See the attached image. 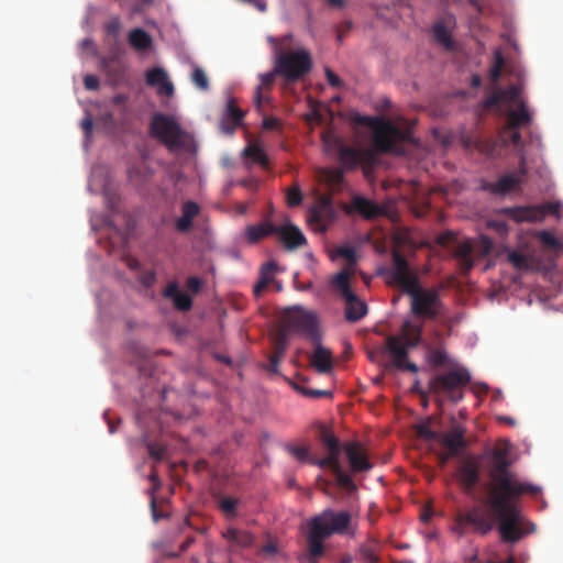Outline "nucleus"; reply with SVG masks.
Returning <instances> with one entry per match:
<instances>
[{
  "label": "nucleus",
  "instance_id": "3c124183",
  "mask_svg": "<svg viewBox=\"0 0 563 563\" xmlns=\"http://www.w3.org/2000/svg\"><path fill=\"white\" fill-rule=\"evenodd\" d=\"M448 432H450L454 438L465 441L466 429L464 426L456 422L454 417L451 418V428Z\"/></svg>",
  "mask_w": 563,
  "mask_h": 563
},
{
  "label": "nucleus",
  "instance_id": "20e7f679",
  "mask_svg": "<svg viewBox=\"0 0 563 563\" xmlns=\"http://www.w3.org/2000/svg\"><path fill=\"white\" fill-rule=\"evenodd\" d=\"M351 519L347 510L335 511L327 508L307 521L306 543L309 563H317L324 554V540L333 534L344 533Z\"/></svg>",
  "mask_w": 563,
  "mask_h": 563
},
{
  "label": "nucleus",
  "instance_id": "49530a36",
  "mask_svg": "<svg viewBox=\"0 0 563 563\" xmlns=\"http://www.w3.org/2000/svg\"><path fill=\"white\" fill-rule=\"evenodd\" d=\"M475 148L487 156L493 155L495 153L496 146L492 140H477L474 142Z\"/></svg>",
  "mask_w": 563,
  "mask_h": 563
},
{
  "label": "nucleus",
  "instance_id": "f3484780",
  "mask_svg": "<svg viewBox=\"0 0 563 563\" xmlns=\"http://www.w3.org/2000/svg\"><path fill=\"white\" fill-rule=\"evenodd\" d=\"M275 234L278 235L287 250H295L307 243V240L300 229L291 223L276 225Z\"/></svg>",
  "mask_w": 563,
  "mask_h": 563
},
{
  "label": "nucleus",
  "instance_id": "6e6d98bb",
  "mask_svg": "<svg viewBox=\"0 0 563 563\" xmlns=\"http://www.w3.org/2000/svg\"><path fill=\"white\" fill-rule=\"evenodd\" d=\"M99 79L97 76L95 75H87L85 76L84 78V86L86 89L88 90H96L99 88Z\"/></svg>",
  "mask_w": 563,
  "mask_h": 563
},
{
  "label": "nucleus",
  "instance_id": "cd10ccee",
  "mask_svg": "<svg viewBox=\"0 0 563 563\" xmlns=\"http://www.w3.org/2000/svg\"><path fill=\"white\" fill-rule=\"evenodd\" d=\"M437 442L446 449L449 456H456L467 445L466 441L454 438L450 432H440Z\"/></svg>",
  "mask_w": 563,
  "mask_h": 563
},
{
  "label": "nucleus",
  "instance_id": "423d86ee",
  "mask_svg": "<svg viewBox=\"0 0 563 563\" xmlns=\"http://www.w3.org/2000/svg\"><path fill=\"white\" fill-rule=\"evenodd\" d=\"M354 124L367 122L373 129V142L375 148L380 153H393L401 155L404 143L411 142V131L409 128H400L385 118H364L354 112Z\"/></svg>",
  "mask_w": 563,
  "mask_h": 563
},
{
  "label": "nucleus",
  "instance_id": "b1692460",
  "mask_svg": "<svg viewBox=\"0 0 563 563\" xmlns=\"http://www.w3.org/2000/svg\"><path fill=\"white\" fill-rule=\"evenodd\" d=\"M200 207L194 201H185L181 206V217L176 221V229L186 233L191 230L194 219L199 214Z\"/></svg>",
  "mask_w": 563,
  "mask_h": 563
},
{
  "label": "nucleus",
  "instance_id": "f257e3e1",
  "mask_svg": "<svg viewBox=\"0 0 563 563\" xmlns=\"http://www.w3.org/2000/svg\"><path fill=\"white\" fill-rule=\"evenodd\" d=\"M511 462L505 450L493 452L488 465V497L489 506L499 520L498 531L501 540L508 543L518 542L526 534L534 531V525L526 520L515 500L523 494L538 495L541 488L537 485L521 482L510 470Z\"/></svg>",
  "mask_w": 563,
  "mask_h": 563
},
{
  "label": "nucleus",
  "instance_id": "4be33fe9",
  "mask_svg": "<svg viewBox=\"0 0 563 563\" xmlns=\"http://www.w3.org/2000/svg\"><path fill=\"white\" fill-rule=\"evenodd\" d=\"M521 183V178L514 174L501 176L496 183L483 181L481 188L494 195H506Z\"/></svg>",
  "mask_w": 563,
  "mask_h": 563
},
{
  "label": "nucleus",
  "instance_id": "aec40b11",
  "mask_svg": "<svg viewBox=\"0 0 563 563\" xmlns=\"http://www.w3.org/2000/svg\"><path fill=\"white\" fill-rule=\"evenodd\" d=\"M316 347L310 356L311 365L320 373H329L333 367L332 353L321 344V341L312 342Z\"/></svg>",
  "mask_w": 563,
  "mask_h": 563
},
{
  "label": "nucleus",
  "instance_id": "412c9836",
  "mask_svg": "<svg viewBox=\"0 0 563 563\" xmlns=\"http://www.w3.org/2000/svg\"><path fill=\"white\" fill-rule=\"evenodd\" d=\"M507 117L505 130H516L523 125H529L531 122V115L523 101L519 102L518 109H508L504 111Z\"/></svg>",
  "mask_w": 563,
  "mask_h": 563
},
{
  "label": "nucleus",
  "instance_id": "603ef678",
  "mask_svg": "<svg viewBox=\"0 0 563 563\" xmlns=\"http://www.w3.org/2000/svg\"><path fill=\"white\" fill-rule=\"evenodd\" d=\"M150 504H151L152 517L155 522H157L159 519L167 517V515L165 512L158 511L157 505H156V499L153 495V492H151V503Z\"/></svg>",
  "mask_w": 563,
  "mask_h": 563
},
{
  "label": "nucleus",
  "instance_id": "e433bc0d",
  "mask_svg": "<svg viewBox=\"0 0 563 563\" xmlns=\"http://www.w3.org/2000/svg\"><path fill=\"white\" fill-rule=\"evenodd\" d=\"M448 354L441 349H433L428 353V362L433 367L444 366L448 363Z\"/></svg>",
  "mask_w": 563,
  "mask_h": 563
},
{
  "label": "nucleus",
  "instance_id": "5701e85b",
  "mask_svg": "<svg viewBox=\"0 0 563 563\" xmlns=\"http://www.w3.org/2000/svg\"><path fill=\"white\" fill-rule=\"evenodd\" d=\"M244 112L238 108L234 99H230L227 104L225 112L221 121L223 132L232 134L235 129L241 124Z\"/></svg>",
  "mask_w": 563,
  "mask_h": 563
},
{
  "label": "nucleus",
  "instance_id": "7ed1b4c3",
  "mask_svg": "<svg viewBox=\"0 0 563 563\" xmlns=\"http://www.w3.org/2000/svg\"><path fill=\"white\" fill-rule=\"evenodd\" d=\"M314 429L318 441L327 451V456L319 459L317 466L329 468L332 476L331 481L327 482L325 492L333 486L343 493L350 494L352 492V476L343 472L339 459L343 452L352 467V442L341 444L339 438L324 423L317 422Z\"/></svg>",
  "mask_w": 563,
  "mask_h": 563
},
{
  "label": "nucleus",
  "instance_id": "37998d69",
  "mask_svg": "<svg viewBox=\"0 0 563 563\" xmlns=\"http://www.w3.org/2000/svg\"><path fill=\"white\" fill-rule=\"evenodd\" d=\"M174 306L179 311H188L192 306V299L187 292L180 291L173 300Z\"/></svg>",
  "mask_w": 563,
  "mask_h": 563
},
{
  "label": "nucleus",
  "instance_id": "0e129e2a",
  "mask_svg": "<svg viewBox=\"0 0 563 563\" xmlns=\"http://www.w3.org/2000/svg\"><path fill=\"white\" fill-rule=\"evenodd\" d=\"M279 120L276 118H265L263 120V128L265 130H276L279 128Z\"/></svg>",
  "mask_w": 563,
  "mask_h": 563
},
{
  "label": "nucleus",
  "instance_id": "f03ea898",
  "mask_svg": "<svg viewBox=\"0 0 563 563\" xmlns=\"http://www.w3.org/2000/svg\"><path fill=\"white\" fill-rule=\"evenodd\" d=\"M322 141L325 153L336 159L340 167H320L317 169L318 181L328 190V194L320 195L319 203L322 208L330 209L333 205V196L346 189L351 200L342 202L341 207L346 214H352V192L349 190L343 176L345 170L352 168V145L333 132L324 133Z\"/></svg>",
  "mask_w": 563,
  "mask_h": 563
},
{
  "label": "nucleus",
  "instance_id": "de8ad7c7",
  "mask_svg": "<svg viewBox=\"0 0 563 563\" xmlns=\"http://www.w3.org/2000/svg\"><path fill=\"white\" fill-rule=\"evenodd\" d=\"M121 27H122L121 21H120V18H118V16L111 18L104 24V30H106L107 34L113 36L114 38H117L119 36V34L121 32Z\"/></svg>",
  "mask_w": 563,
  "mask_h": 563
},
{
  "label": "nucleus",
  "instance_id": "2f4dec72",
  "mask_svg": "<svg viewBox=\"0 0 563 563\" xmlns=\"http://www.w3.org/2000/svg\"><path fill=\"white\" fill-rule=\"evenodd\" d=\"M287 450L299 462L317 465L319 461V459L310 455L308 446L289 445Z\"/></svg>",
  "mask_w": 563,
  "mask_h": 563
},
{
  "label": "nucleus",
  "instance_id": "6ab92c4d",
  "mask_svg": "<svg viewBox=\"0 0 563 563\" xmlns=\"http://www.w3.org/2000/svg\"><path fill=\"white\" fill-rule=\"evenodd\" d=\"M146 84L157 88L159 96L170 97L174 93V86L168 80L167 74L163 68L155 67L146 71Z\"/></svg>",
  "mask_w": 563,
  "mask_h": 563
},
{
  "label": "nucleus",
  "instance_id": "1a4fd4ad",
  "mask_svg": "<svg viewBox=\"0 0 563 563\" xmlns=\"http://www.w3.org/2000/svg\"><path fill=\"white\" fill-rule=\"evenodd\" d=\"M402 330L406 334V339L396 335L388 336L386 346L396 368L417 373L418 366L408 361L407 355L408 349L415 347L418 344L420 340V329L413 327L410 322H405Z\"/></svg>",
  "mask_w": 563,
  "mask_h": 563
},
{
  "label": "nucleus",
  "instance_id": "79ce46f5",
  "mask_svg": "<svg viewBox=\"0 0 563 563\" xmlns=\"http://www.w3.org/2000/svg\"><path fill=\"white\" fill-rule=\"evenodd\" d=\"M147 451L152 459L155 461H163L167 454V448L161 443H147Z\"/></svg>",
  "mask_w": 563,
  "mask_h": 563
},
{
  "label": "nucleus",
  "instance_id": "774afa93",
  "mask_svg": "<svg viewBox=\"0 0 563 563\" xmlns=\"http://www.w3.org/2000/svg\"><path fill=\"white\" fill-rule=\"evenodd\" d=\"M517 177H520L521 180L523 179V177L527 175V165H526V158L525 156H522L520 158V163H519V168L517 170V173L515 174Z\"/></svg>",
  "mask_w": 563,
  "mask_h": 563
},
{
  "label": "nucleus",
  "instance_id": "f704fd0d",
  "mask_svg": "<svg viewBox=\"0 0 563 563\" xmlns=\"http://www.w3.org/2000/svg\"><path fill=\"white\" fill-rule=\"evenodd\" d=\"M416 432H417L419 438H421V439H423L426 441H434V442H437V439H438L439 433H440L438 431H433L430 428V422L429 421H424L422 423H419L416 427Z\"/></svg>",
  "mask_w": 563,
  "mask_h": 563
},
{
  "label": "nucleus",
  "instance_id": "052dcab7",
  "mask_svg": "<svg viewBox=\"0 0 563 563\" xmlns=\"http://www.w3.org/2000/svg\"><path fill=\"white\" fill-rule=\"evenodd\" d=\"M92 128H93L92 119L88 115L81 122V129L87 139L91 135Z\"/></svg>",
  "mask_w": 563,
  "mask_h": 563
},
{
  "label": "nucleus",
  "instance_id": "a211bd4d",
  "mask_svg": "<svg viewBox=\"0 0 563 563\" xmlns=\"http://www.w3.org/2000/svg\"><path fill=\"white\" fill-rule=\"evenodd\" d=\"M457 476L461 485L466 492H472L479 482V466L474 460L464 461L459 470Z\"/></svg>",
  "mask_w": 563,
  "mask_h": 563
},
{
  "label": "nucleus",
  "instance_id": "c9c22d12",
  "mask_svg": "<svg viewBox=\"0 0 563 563\" xmlns=\"http://www.w3.org/2000/svg\"><path fill=\"white\" fill-rule=\"evenodd\" d=\"M358 560L362 563H377L378 556L375 552V544L361 547L358 549Z\"/></svg>",
  "mask_w": 563,
  "mask_h": 563
},
{
  "label": "nucleus",
  "instance_id": "4468645a",
  "mask_svg": "<svg viewBox=\"0 0 563 563\" xmlns=\"http://www.w3.org/2000/svg\"><path fill=\"white\" fill-rule=\"evenodd\" d=\"M521 89L518 86H509L506 89H495L485 100L482 102V108L485 111L496 109L497 113H504V111L511 109L512 106H519Z\"/></svg>",
  "mask_w": 563,
  "mask_h": 563
},
{
  "label": "nucleus",
  "instance_id": "680f3d73",
  "mask_svg": "<svg viewBox=\"0 0 563 563\" xmlns=\"http://www.w3.org/2000/svg\"><path fill=\"white\" fill-rule=\"evenodd\" d=\"M276 269V264L273 262L265 263L261 268V276H271V280L273 279L274 272Z\"/></svg>",
  "mask_w": 563,
  "mask_h": 563
},
{
  "label": "nucleus",
  "instance_id": "9b49d317",
  "mask_svg": "<svg viewBox=\"0 0 563 563\" xmlns=\"http://www.w3.org/2000/svg\"><path fill=\"white\" fill-rule=\"evenodd\" d=\"M441 289L442 285L437 288L422 289L420 280L404 289L411 297V312L417 317L426 319L437 318L442 309Z\"/></svg>",
  "mask_w": 563,
  "mask_h": 563
},
{
  "label": "nucleus",
  "instance_id": "c756f323",
  "mask_svg": "<svg viewBox=\"0 0 563 563\" xmlns=\"http://www.w3.org/2000/svg\"><path fill=\"white\" fill-rule=\"evenodd\" d=\"M355 212L361 213L367 219H372L380 213V209L375 202L354 195V213Z\"/></svg>",
  "mask_w": 563,
  "mask_h": 563
},
{
  "label": "nucleus",
  "instance_id": "ea45409f",
  "mask_svg": "<svg viewBox=\"0 0 563 563\" xmlns=\"http://www.w3.org/2000/svg\"><path fill=\"white\" fill-rule=\"evenodd\" d=\"M539 241L543 246L551 250H561L562 244L561 242L550 232L548 231H541L539 233Z\"/></svg>",
  "mask_w": 563,
  "mask_h": 563
},
{
  "label": "nucleus",
  "instance_id": "a878e982",
  "mask_svg": "<svg viewBox=\"0 0 563 563\" xmlns=\"http://www.w3.org/2000/svg\"><path fill=\"white\" fill-rule=\"evenodd\" d=\"M129 44L137 52H145L153 45L152 36L143 29L135 27L129 32Z\"/></svg>",
  "mask_w": 563,
  "mask_h": 563
},
{
  "label": "nucleus",
  "instance_id": "6e6552de",
  "mask_svg": "<svg viewBox=\"0 0 563 563\" xmlns=\"http://www.w3.org/2000/svg\"><path fill=\"white\" fill-rule=\"evenodd\" d=\"M150 133L170 152L186 148L188 145V134L174 117L165 113H155L152 117Z\"/></svg>",
  "mask_w": 563,
  "mask_h": 563
},
{
  "label": "nucleus",
  "instance_id": "7c9ffc66",
  "mask_svg": "<svg viewBox=\"0 0 563 563\" xmlns=\"http://www.w3.org/2000/svg\"><path fill=\"white\" fill-rule=\"evenodd\" d=\"M243 155L247 158H251L254 163H256L265 168L268 166V157H267L266 153L264 152V150L258 145H255V144L247 145L243 150Z\"/></svg>",
  "mask_w": 563,
  "mask_h": 563
},
{
  "label": "nucleus",
  "instance_id": "ddd939ff",
  "mask_svg": "<svg viewBox=\"0 0 563 563\" xmlns=\"http://www.w3.org/2000/svg\"><path fill=\"white\" fill-rule=\"evenodd\" d=\"M384 274L389 285L399 286L402 290L419 280L417 274L410 269L407 260L397 251L393 252V267L386 269Z\"/></svg>",
  "mask_w": 563,
  "mask_h": 563
},
{
  "label": "nucleus",
  "instance_id": "a19ab883",
  "mask_svg": "<svg viewBox=\"0 0 563 563\" xmlns=\"http://www.w3.org/2000/svg\"><path fill=\"white\" fill-rule=\"evenodd\" d=\"M500 137L504 140L505 143L510 142L516 147H520L522 145L521 134L518 131V129L505 130V128H503L500 132Z\"/></svg>",
  "mask_w": 563,
  "mask_h": 563
},
{
  "label": "nucleus",
  "instance_id": "09e8293b",
  "mask_svg": "<svg viewBox=\"0 0 563 563\" xmlns=\"http://www.w3.org/2000/svg\"><path fill=\"white\" fill-rule=\"evenodd\" d=\"M238 506V499L224 497L220 500L219 507L227 516H234Z\"/></svg>",
  "mask_w": 563,
  "mask_h": 563
},
{
  "label": "nucleus",
  "instance_id": "338daca9",
  "mask_svg": "<svg viewBox=\"0 0 563 563\" xmlns=\"http://www.w3.org/2000/svg\"><path fill=\"white\" fill-rule=\"evenodd\" d=\"M243 2H246L251 5H254L257 10H260L261 12H265L266 11V2L265 0H242Z\"/></svg>",
  "mask_w": 563,
  "mask_h": 563
},
{
  "label": "nucleus",
  "instance_id": "4d7b16f0",
  "mask_svg": "<svg viewBox=\"0 0 563 563\" xmlns=\"http://www.w3.org/2000/svg\"><path fill=\"white\" fill-rule=\"evenodd\" d=\"M180 292L179 288H178V285L177 283H170L169 285H167V287L164 289L163 291V296L165 298H168V299H172L174 300V298H176V296Z\"/></svg>",
  "mask_w": 563,
  "mask_h": 563
},
{
  "label": "nucleus",
  "instance_id": "473e14b6",
  "mask_svg": "<svg viewBox=\"0 0 563 563\" xmlns=\"http://www.w3.org/2000/svg\"><path fill=\"white\" fill-rule=\"evenodd\" d=\"M433 36L444 47L451 48L453 46L451 35L443 24H435L433 26Z\"/></svg>",
  "mask_w": 563,
  "mask_h": 563
},
{
  "label": "nucleus",
  "instance_id": "39448f33",
  "mask_svg": "<svg viewBox=\"0 0 563 563\" xmlns=\"http://www.w3.org/2000/svg\"><path fill=\"white\" fill-rule=\"evenodd\" d=\"M290 40L291 34L285 35L280 40L268 37L275 54V73L287 82H296L311 70L312 59L310 53L305 48L283 51L285 44Z\"/></svg>",
  "mask_w": 563,
  "mask_h": 563
},
{
  "label": "nucleus",
  "instance_id": "8fccbe9b",
  "mask_svg": "<svg viewBox=\"0 0 563 563\" xmlns=\"http://www.w3.org/2000/svg\"><path fill=\"white\" fill-rule=\"evenodd\" d=\"M367 313V305L365 301L354 295V322L362 319Z\"/></svg>",
  "mask_w": 563,
  "mask_h": 563
},
{
  "label": "nucleus",
  "instance_id": "72a5a7b5",
  "mask_svg": "<svg viewBox=\"0 0 563 563\" xmlns=\"http://www.w3.org/2000/svg\"><path fill=\"white\" fill-rule=\"evenodd\" d=\"M508 261L516 269L519 271H527L530 267L528 256L516 251L509 253Z\"/></svg>",
  "mask_w": 563,
  "mask_h": 563
},
{
  "label": "nucleus",
  "instance_id": "58836bf2",
  "mask_svg": "<svg viewBox=\"0 0 563 563\" xmlns=\"http://www.w3.org/2000/svg\"><path fill=\"white\" fill-rule=\"evenodd\" d=\"M302 198L303 196L298 185L291 186L286 191L287 205L291 208L299 206L302 201Z\"/></svg>",
  "mask_w": 563,
  "mask_h": 563
},
{
  "label": "nucleus",
  "instance_id": "c85d7f7f",
  "mask_svg": "<svg viewBox=\"0 0 563 563\" xmlns=\"http://www.w3.org/2000/svg\"><path fill=\"white\" fill-rule=\"evenodd\" d=\"M276 225L269 222H263L257 225H250L246 229V239L250 243H256L265 236L275 234Z\"/></svg>",
  "mask_w": 563,
  "mask_h": 563
},
{
  "label": "nucleus",
  "instance_id": "bf43d9fd",
  "mask_svg": "<svg viewBox=\"0 0 563 563\" xmlns=\"http://www.w3.org/2000/svg\"><path fill=\"white\" fill-rule=\"evenodd\" d=\"M472 246L468 243L462 244L456 251V255L462 260H470Z\"/></svg>",
  "mask_w": 563,
  "mask_h": 563
},
{
  "label": "nucleus",
  "instance_id": "5fc2aeb1",
  "mask_svg": "<svg viewBox=\"0 0 563 563\" xmlns=\"http://www.w3.org/2000/svg\"><path fill=\"white\" fill-rule=\"evenodd\" d=\"M271 283V276H261L257 284L254 286V295L261 296L262 291L265 290Z\"/></svg>",
  "mask_w": 563,
  "mask_h": 563
},
{
  "label": "nucleus",
  "instance_id": "0eeeda50",
  "mask_svg": "<svg viewBox=\"0 0 563 563\" xmlns=\"http://www.w3.org/2000/svg\"><path fill=\"white\" fill-rule=\"evenodd\" d=\"M344 258L345 266L332 275L328 282L327 289L330 295L345 301L344 316L346 321L352 322V244L346 243L336 247L331 254V260Z\"/></svg>",
  "mask_w": 563,
  "mask_h": 563
},
{
  "label": "nucleus",
  "instance_id": "9d476101",
  "mask_svg": "<svg viewBox=\"0 0 563 563\" xmlns=\"http://www.w3.org/2000/svg\"><path fill=\"white\" fill-rule=\"evenodd\" d=\"M471 375L466 368H456L439 374L430 379L429 389L432 394L446 396L451 401L463 399V389L470 384Z\"/></svg>",
  "mask_w": 563,
  "mask_h": 563
},
{
  "label": "nucleus",
  "instance_id": "a18cd8bd",
  "mask_svg": "<svg viewBox=\"0 0 563 563\" xmlns=\"http://www.w3.org/2000/svg\"><path fill=\"white\" fill-rule=\"evenodd\" d=\"M191 80L199 89L208 90L209 81L206 73L201 68L197 67L194 69Z\"/></svg>",
  "mask_w": 563,
  "mask_h": 563
},
{
  "label": "nucleus",
  "instance_id": "dca6fc26",
  "mask_svg": "<svg viewBox=\"0 0 563 563\" xmlns=\"http://www.w3.org/2000/svg\"><path fill=\"white\" fill-rule=\"evenodd\" d=\"M499 213L510 218L518 223L537 222L544 218L543 208L534 206L506 207L500 209Z\"/></svg>",
  "mask_w": 563,
  "mask_h": 563
},
{
  "label": "nucleus",
  "instance_id": "bb28decb",
  "mask_svg": "<svg viewBox=\"0 0 563 563\" xmlns=\"http://www.w3.org/2000/svg\"><path fill=\"white\" fill-rule=\"evenodd\" d=\"M223 538H225L232 547L238 548H249L254 541V537L250 532L234 528H230L224 531Z\"/></svg>",
  "mask_w": 563,
  "mask_h": 563
},
{
  "label": "nucleus",
  "instance_id": "4c0bfd02",
  "mask_svg": "<svg viewBox=\"0 0 563 563\" xmlns=\"http://www.w3.org/2000/svg\"><path fill=\"white\" fill-rule=\"evenodd\" d=\"M288 346L287 335L284 331L277 333L273 340V353L284 357Z\"/></svg>",
  "mask_w": 563,
  "mask_h": 563
},
{
  "label": "nucleus",
  "instance_id": "864d4df0",
  "mask_svg": "<svg viewBox=\"0 0 563 563\" xmlns=\"http://www.w3.org/2000/svg\"><path fill=\"white\" fill-rule=\"evenodd\" d=\"M283 357L279 355L271 354L268 356L269 364L267 365V371L277 374L279 372V363Z\"/></svg>",
  "mask_w": 563,
  "mask_h": 563
},
{
  "label": "nucleus",
  "instance_id": "c03bdc74",
  "mask_svg": "<svg viewBox=\"0 0 563 563\" xmlns=\"http://www.w3.org/2000/svg\"><path fill=\"white\" fill-rule=\"evenodd\" d=\"M294 388L300 393L301 395L306 396V397H310V398H320V397H323V396H330L331 394L327 390H321V389H312V388H308V387H305L302 385H299V384H292Z\"/></svg>",
  "mask_w": 563,
  "mask_h": 563
},
{
  "label": "nucleus",
  "instance_id": "2eb2a0df",
  "mask_svg": "<svg viewBox=\"0 0 563 563\" xmlns=\"http://www.w3.org/2000/svg\"><path fill=\"white\" fill-rule=\"evenodd\" d=\"M457 525L461 527L472 526L481 534H487L494 528L493 519L479 507H474L465 514L459 515Z\"/></svg>",
  "mask_w": 563,
  "mask_h": 563
},
{
  "label": "nucleus",
  "instance_id": "69168bd1",
  "mask_svg": "<svg viewBox=\"0 0 563 563\" xmlns=\"http://www.w3.org/2000/svg\"><path fill=\"white\" fill-rule=\"evenodd\" d=\"M277 74L275 73V69L271 73H266L261 75L262 85L264 86H271L274 82L275 76Z\"/></svg>",
  "mask_w": 563,
  "mask_h": 563
},
{
  "label": "nucleus",
  "instance_id": "f8f14e48",
  "mask_svg": "<svg viewBox=\"0 0 563 563\" xmlns=\"http://www.w3.org/2000/svg\"><path fill=\"white\" fill-rule=\"evenodd\" d=\"M284 322L288 329L298 332L311 342L321 341L318 316L302 307L287 308L284 312Z\"/></svg>",
  "mask_w": 563,
  "mask_h": 563
},
{
  "label": "nucleus",
  "instance_id": "e2e57ef3",
  "mask_svg": "<svg viewBox=\"0 0 563 563\" xmlns=\"http://www.w3.org/2000/svg\"><path fill=\"white\" fill-rule=\"evenodd\" d=\"M540 207L543 208L544 216L547 213L559 214V212H560V205L556 203V202H547V203H544V205H542Z\"/></svg>",
  "mask_w": 563,
  "mask_h": 563
},
{
  "label": "nucleus",
  "instance_id": "393cba45",
  "mask_svg": "<svg viewBox=\"0 0 563 563\" xmlns=\"http://www.w3.org/2000/svg\"><path fill=\"white\" fill-rule=\"evenodd\" d=\"M374 462L368 450L354 439V475L372 470Z\"/></svg>",
  "mask_w": 563,
  "mask_h": 563
},
{
  "label": "nucleus",
  "instance_id": "13d9d810",
  "mask_svg": "<svg viewBox=\"0 0 563 563\" xmlns=\"http://www.w3.org/2000/svg\"><path fill=\"white\" fill-rule=\"evenodd\" d=\"M325 76H327V79L329 81V84L332 86V87H335V88H339L341 87L342 85V81L341 79L339 78V76L332 71L330 68H327L325 69Z\"/></svg>",
  "mask_w": 563,
  "mask_h": 563
}]
</instances>
